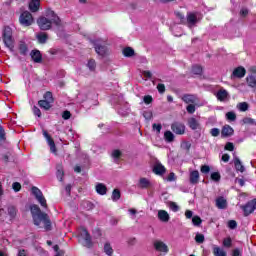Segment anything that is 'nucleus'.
<instances>
[{
    "label": "nucleus",
    "mask_w": 256,
    "mask_h": 256,
    "mask_svg": "<svg viewBox=\"0 0 256 256\" xmlns=\"http://www.w3.org/2000/svg\"><path fill=\"white\" fill-rule=\"evenodd\" d=\"M8 215L10 217V221H13V218L17 215V209L14 206H9Z\"/></svg>",
    "instance_id": "nucleus-34"
},
{
    "label": "nucleus",
    "mask_w": 256,
    "mask_h": 256,
    "mask_svg": "<svg viewBox=\"0 0 256 256\" xmlns=\"http://www.w3.org/2000/svg\"><path fill=\"white\" fill-rule=\"evenodd\" d=\"M233 133H235V130H233V127H231L229 125L223 126L222 131H221L222 137H231V135H233Z\"/></svg>",
    "instance_id": "nucleus-20"
},
{
    "label": "nucleus",
    "mask_w": 256,
    "mask_h": 256,
    "mask_svg": "<svg viewBox=\"0 0 256 256\" xmlns=\"http://www.w3.org/2000/svg\"><path fill=\"white\" fill-rule=\"evenodd\" d=\"M40 5H41V0H31L29 3V10L32 13H37V11H39Z\"/></svg>",
    "instance_id": "nucleus-18"
},
{
    "label": "nucleus",
    "mask_w": 256,
    "mask_h": 256,
    "mask_svg": "<svg viewBox=\"0 0 256 256\" xmlns=\"http://www.w3.org/2000/svg\"><path fill=\"white\" fill-rule=\"evenodd\" d=\"M56 169H57L56 176H57L58 181H63V177L65 175V172L63 171V166L58 165L56 167Z\"/></svg>",
    "instance_id": "nucleus-30"
},
{
    "label": "nucleus",
    "mask_w": 256,
    "mask_h": 256,
    "mask_svg": "<svg viewBox=\"0 0 256 256\" xmlns=\"http://www.w3.org/2000/svg\"><path fill=\"white\" fill-rule=\"evenodd\" d=\"M209 171H211V168L208 165L201 166V173H204L205 175H207Z\"/></svg>",
    "instance_id": "nucleus-55"
},
{
    "label": "nucleus",
    "mask_w": 256,
    "mask_h": 256,
    "mask_svg": "<svg viewBox=\"0 0 256 256\" xmlns=\"http://www.w3.org/2000/svg\"><path fill=\"white\" fill-rule=\"evenodd\" d=\"M62 118L67 120V119H71V112L69 111H64L63 114H62Z\"/></svg>",
    "instance_id": "nucleus-61"
},
{
    "label": "nucleus",
    "mask_w": 256,
    "mask_h": 256,
    "mask_svg": "<svg viewBox=\"0 0 256 256\" xmlns=\"http://www.w3.org/2000/svg\"><path fill=\"white\" fill-rule=\"evenodd\" d=\"M39 107H41V109H45L46 111H48V109H51V102L47 101V100H40L38 102Z\"/></svg>",
    "instance_id": "nucleus-31"
},
{
    "label": "nucleus",
    "mask_w": 256,
    "mask_h": 256,
    "mask_svg": "<svg viewBox=\"0 0 256 256\" xmlns=\"http://www.w3.org/2000/svg\"><path fill=\"white\" fill-rule=\"evenodd\" d=\"M228 227H229V229H237V221H235V220H230V221L228 222Z\"/></svg>",
    "instance_id": "nucleus-53"
},
{
    "label": "nucleus",
    "mask_w": 256,
    "mask_h": 256,
    "mask_svg": "<svg viewBox=\"0 0 256 256\" xmlns=\"http://www.w3.org/2000/svg\"><path fill=\"white\" fill-rule=\"evenodd\" d=\"M245 73H247V70H245L243 66H239L234 69L231 78L243 79V77H245Z\"/></svg>",
    "instance_id": "nucleus-13"
},
{
    "label": "nucleus",
    "mask_w": 256,
    "mask_h": 256,
    "mask_svg": "<svg viewBox=\"0 0 256 256\" xmlns=\"http://www.w3.org/2000/svg\"><path fill=\"white\" fill-rule=\"evenodd\" d=\"M237 109H239L242 112H245L249 109V104H247V102H241L237 105Z\"/></svg>",
    "instance_id": "nucleus-39"
},
{
    "label": "nucleus",
    "mask_w": 256,
    "mask_h": 256,
    "mask_svg": "<svg viewBox=\"0 0 256 256\" xmlns=\"http://www.w3.org/2000/svg\"><path fill=\"white\" fill-rule=\"evenodd\" d=\"M195 241L196 243H204L205 241V236L203 234H196L195 236Z\"/></svg>",
    "instance_id": "nucleus-46"
},
{
    "label": "nucleus",
    "mask_w": 256,
    "mask_h": 256,
    "mask_svg": "<svg viewBox=\"0 0 256 256\" xmlns=\"http://www.w3.org/2000/svg\"><path fill=\"white\" fill-rule=\"evenodd\" d=\"M37 24L42 31H49V29H51V25L59 27V25H61V19H59V16H57L53 10L48 9L46 11V17H40L37 20Z\"/></svg>",
    "instance_id": "nucleus-2"
},
{
    "label": "nucleus",
    "mask_w": 256,
    "mask_h": 256,
    "mask_svg": "<svg viewBox=\"0 0 256 256\" xmlns=\"http://www.w3.org/2000/svg\"><path fill=\"white\" fill-rule=\"evenodd\" d=\"M104 253H106V255L108 256L113 255V247H111V244L109 242H106L104 244Z\"/></svg>",
    "instance_id": "nucleus-33"
},
{
    "label": "nucleus",
    "mask_w": 256,
    "mask_h": 256,
    "mask_svg": "<svg viewBox=\"0 0 256 256\" xmlns=\"http://www.w3.org/2000/svg\"><path fill=\"white\" fill-rule=\"evenodd\" d=\"M164 139L167 143H173V141H175V135L168 130L164 133Z\"/></svg>",
    "instance_id": "nucleus-28"
},
{
    "label": "nucleus",
    "mask_w": 256,
    "mask_h": 256,
    "mask_svg": "<svg viewBox=\"0 0 256 256\" xmlns=\"http://www.w3.org/2000/svg\"><path fill=\"white\" fill-rule=\"evenodd\" d=\"M32 195H34L36 201L43 207V209H47V200L45 196H43V192L35 186L32 187Z\"/></svg>",
    "instance_id": "nucleus-7"
},
{
    "label": "nucleus",
    "mask_w": 256,
    "mask_h": 256,
    "mask_svg": "<svg viewBox=\"0 0 256 256\" xmlns=\"http://www.w3.org/2000/svg\"><path fill=\"white\" fill-rule=\"evenodd\" d=\"M231 245H232V240H231V238H225V239L223 240V246H224V247H231Z\"/></svg>",
    "instance_id": "nucleus-54"
},
{
    "label": "nucleus",
    "mask_w": 256,
    "mask_h": 256,
    "mask_svg": "<svg viewBox=\"0 0 256 256\" xmlns=\"http://www.w3.org/2000/svg\"><path fill=\"white\" fill-rule=\"evenodd\" d=\"M18 51L20 55H27V51H29V49L27 48V44H25L23 40H20L18 43Z\"/></svg>",
    "instance_id": "nucleus-26"
},
{
    "label": "nucleus",
    "mask_w": 256,
    "mask_h": 256,
    "mask_svg": "<svg viewBox=\"0 0 256 256\" xmlns=\"http://www.w3.org/2000/svg\"><path fill=\"white\" fill-rule=\"evenodd\" d=\"M234 167L236 171H239L240 173L245 172V166H243L241 160L238 157L234 158Z\"/></svg>",
    "instance_id": "nucleus-25"
},
{
    "label": "nucleus",
    "mask_w": 256,
    "mask_h": 256,
    "mask_svg": "<svg viewBox=\"0 0 256 256\" xmlns=\"http://www.w3.org/2000/svg\"><path fill=\"white\" fill-rule=\"evenodd\" d=\"M158 219L162 221L163 223H167L170 219L169 213L165 210H159L158 211Z\"/></svg>",
    "instance_id": "nucleus-24"
},
{
    "label": "nucleus",
    "mask_w": 256,
    "mask_h": 256,
    "mask_svg": "<svg viewBox=\"0 0 256 256\" xmlns=\"http://www.w3.org/2000/svg\"><path fill=\"white\" fill-rule=\"evenodd\" d=\"M78 241L83 247H87L90 249V247H93V241L91 240V235L85 228H80L78 230Z\"/></svg>",
    "instance_id": "nucleus-4"
},
{
    "label": "nucleus",
    "mask_w": 256,
    "mask_h": 256,
    "mask_svg": "<svg viewBox=\"0 0 256 256\" xmlns=\"http://www.w3.org/2000/svg\"><path fill=\"white\" fill-rule=\"evenodd\" d=\"M43 136L50 147L51 153H53L54 155H57V147L55 146V141H53V138H51V135H49V133L46 130H43Z\"/></svg>",
    "instance_id": "nucleus-10"
},
{
    "label": "nucleus",
    "mask_w": 256,
    "mask_h": 256,
    "mask_svg": "<svg viewBox=\"0 0 256 256\" xmlns=\"http://www.w3.org/2000/svg\"><path fill=\"white\" fill-rule=\"evenodd\" d=\"M189 181L191 185H197L199 183V171L190 170Z\"/></svg>",
    "instance_id": "nucleus-16"
},
{
    "label": "nucleus",
    "mask_w": 256,
    "mask_h": 256,
    "mask_svg": "<svg viewBox=\"0 0 256 256\" xmlns=\"http://www.w3.org/2000/svg\"><path fill=\"white\" fill-rule=\"evenodd\" d=\"M2 39L5 47H7L10 51H14L15 39H13V30L11 29V27H4Z\"/></svg>",
    "instance_id": "nucleus-3"
},
{
    "label": "nucleus",
    "mask_w": 256,
    "mask_h": 256,
    "mask_svg": "<svg viewBox=\"0 0 256 256\" xmlns=\"http://www.w3.org/2000/svg\"><path fill=\"white\" fill-rule=\"evenodd\" d=\"M153 173H155V175H164L165 166H163L161 163H156L153 167Z\"/></svg>",
    "instance_id": "nucleus-22"
},
{
    "label": "nucleus",
    "mask_w": 256,
    "mask_h": 256,
    "mask_svg": "<svg viewBox=\"0 0 256 256\" xmlns=\"http://www.w3.org/2000/svg\"><path fill=\"white\" fill-rule=\"evenodd\" d=\"M30 211L36 227H39L41 223H43L46 231L51 230V220H49V216L46 213L41 212V208H39L37 204L31 205Z\"/></svg>",
    "instance_id": "nucleus-1"
},
{
    "label": "nucleus",
    "mask_w": 256,
    "mask_h": 256,
    "mask_svg": "<svg viewBox=\"0 0 256 256\" xmlns=\"http://www.w3.org/2000/svg\"><path fill=\"white\" fill-rule=\"evenodd\" d=\"M225 149H226V151H233V149H235V146L233 145V143L228 142V143L225 145Z\"/></svg>",
    "instance_id": "nucleus-60"
},
{
    "label": "nucleus",
    "mask_w": 256,
    "mask_h": 256,
    "mask_svg": "<svg viewBox=\"0 0 256 256\" xmlns=\"http://www.w3.org/2000/svg\"><path fill=\"white\" fill-rule=\"evenodd\" d=\"M87 67L90 71H95V67H97L95 60H89Z\"/></svg>",
    "instance_id": "nucleus-47"
},
{
    "label": "nucleus",
    "mask_w": 256,
    "mask_h": 256,
    "mask_svg": "<svg viewBox=\"0 0 256 256\" xmlns=\"http://www.w3.org/2000/svg\"><path fill=\"white\" fill-rule=\"evenodd\" d=\"M246 81L249 87L255 88L256 87V78L253 75H250L246 78Z\"/></svg>",
    "instance_id": "nucleus-35"
},
{
    "label": "nucleus",
    "mask_w": 256,
    "mask_h": 256,
    "mask_svg": "<svg viewBox=\"0 0 256 256\" xmlns=\"http://www.w3.org/2000/svg\"><path fill=\"white\" fill-rule=\"evenodd\" d=\"M30 57L34 63H41L43 61V56L41 55V51L32 50L30 53Z\"/></svg>",
    "instance_id": "nucleus-17"
},
{
    "label": "nucleus",
    "mask_w": 256,
    "mask_h": 256,
    "mask_svg": "<svg viewBox=\"0 0 256 256\" xmlns=\"http://www.w3.org/2000/svg\"><path fill=\"white\" fill-rule=\"evenodd\" d=\"M242 123H243V125H255V119L245 117L242 119Z\"/></svg>",
    "instance_id": "nucleus-41"
},
{
    "label": "nucleus",
    "mask_w": 256,
    "mask_h": 256,
    "mask_svg": "<svg viewBox=\"0 0 256 256\" xmlns=\"http://www.w3.org/2000/svg\"><path fill=\"white\" fill-rule=\"evenodd\" d=\"M122 53L124 57H133V55H135V50L131 47H126L123 49Z\"/></svg>",
    "instance_id": "nucleus-32"
},
{
    "label": "nucleus",
    "mask_w": 256,
    "mask_h": 256,
    "mask_svg": "<svg viewBox=\"0 0 256 256\" xmlns=\"http://www.w3.org/2000/svg\"><path fill=\"white\" fill-rule=\"evenodd\" d=\"M154 248L156 249V251H160L161 253H169V248L167 247V244L162 241L156 240L154 242Z\"/></svg>",
    "instance_id": "nucleus-14"
},
{
    "label": "nucleus",
    "mask_w": 256,
    "mask_h": 256,
    "mask_svg": "<svg viewBox=\"0 0 256 256\" xmlns=\"http://www.w3.org/2000/svg\"><path fill=\"white\" fill-rule=\"evenodd\" d=\"M139 189H150L153 187V183L147 178H140L138 182Z\"/></svg>",
    "instance_id": "nucleus-15"
},
{
    "label": "nucleus",
    "mask_w": 256,
    "mask_h": 256,
    "mask_svg": "<svg viewBox=\"0 0 256 256\" xmlns=\"http://www.w3.org/2000/svg\"><path fill=\"white\" fill-rule=\"evenodd\" d=\"M112 157H113V159H119V157H121V151H119V150H114V151L112 152Z\"/></svg>",
    "instance_id": "nucleus-58"
},
{
    "label": "nucleus",
    "mask_w": 256,
    "mask_h": 256,
    "mask_svg": "<svg viewBox=\"0 0 256 256\" xmlns=\"http://www.w3.org/2000/svg\"><path fill=\"white\" fill-rule=\"evenodd\" d=\"M188 125L190 129H192L193 131H196V129H199V122L195 118H190L188 120Z\"/></svg>",
    "instance_id": "nucleus-27"
},
{
    "label": "nucleus",
    "mask_w": 256,
    "mask_h": 256,
    "mask_svg": "<svg viewBox=\"0 0 256 256\" xmlns=\"http://www.w3.org/2000/svg\"><path fill=\"white\" fill-rule=\"evenodd\" d=\"M37 40L39 41V43H47V34L46 33H39L37 34Z\"/></svg>",
    "instance_id": "nucleus-37"
},
{
    "label": "nucleus",
    "mask_w": 256,
    "mask_h": 256,
    "mask_svg": "<svg viewBox=\"0 0 256 256\" xmlns=\"http://www.w3.org/2000/svg\"><path fill=\"white\" fill-rule=\"evenodd\" d=\"M128 213L131 219H135L137 215V210L135 208H131L128 210Z\"/></svg>",
    "instance_id": "nucleus-52"
},
{
    "label": "nucleus",
    "mask_w": 256,
    "mask_h": 256,
    "mask_svg": "<svg viewBox=\"0 0 256 256\" xmlns=\"http://www.w3.org/2000/svg\"><path fill=\"white\" fill-rule=\"evenodd\" d=\"M169 207L174 213H177V211H179V206L175 202H170Z\"/></svg>",
    "instance_id": "nucleus-50"
},
{
    "label": "nucleus",
    "mask_w": 256,
    "mask_h": 256,
    "mask_svg": "<svg viewBox=\"0 0 256 256\" xmlns=\"http://www.w3.org/2000/svg\"><path fill=\"white\" fill-rule=\"evenodd\" d=\"M175 15L177 19H179L180 23H186L187 19L185 18V15H183L181 12H175Z\"/></svg>",
    "instance_id": "nucleus-43"
},
{
    "label": "nucleus",
    "mask_w": 256,
    "mask_h": 256,
    "mask_svg": "<svg viewBox=\"0 0 256 256\" xmlns=\"http://www.w3.org/2000/svg\"><path fill=\"white\" fill-rule=\"evenodd\" d=\"M226 119L227 121H237V114H235L233 111L227 112Z\"/></svg>",
    "instance_id": "nucleus-38"
},
{
    "label": "nucleus",
    "mask_w": 256,
    "mask_h": 256,
    "mask_svg": "<svg viewBox=\"0 0 256 256\" xmlns=\"http://www.w3.org/2000/svg\"><path fill=\"white\" fill-rule=\"evenodd\" d=\"M192 223L195 227H199V225H201V223H203V220H201V217H199V216H194L192 218Z\"/></svg>",
    "instance_id": "nucleus-42"
},
{
    "label": "nucleus",
    "mask_w": 256,
    "mask_h": 256,
    "mask_svg": "<svg viewBox=\"0 0 256 256\" xmlns=\"http://www.w3.org/2000/svg\"><path fill=\"white\" fill-rule=\"evenodd\" d=\"M157 89L159 93H165V84H158Z\"/></svg>",
    "instance_id": "nucleus-63"
},
{
    "label": "nucleus",
    "mask_w": 256,
    "mask_h": 256,
    "mask_svg": "<svg viewBox=\"0 0 256 256\" xmlns=\"http://www.w3.org/2000/svg\"><path fill=\"white\" fill-rule=\"evenodd\" d=\"M143 117L149 121V119L153 117V113H151V111H144Z\"/></svg>",
    "instance_id": "nucleus-57"
},
{
    "label": "nucleus",
    "mask_w": 256,
    "mask_h": 256,
    "mask_svg": "<svg viewBox=\"0 0 256 256\" xmlns=\"http://www.w3.org/2000/svg\"><path fill=\"white\" fill-rule=\"evenodd\" d=\"M233 256H241V250L239 248H235L232 252Z\"/></svg>",
    "instance_id": "nucleus-64"
},
{
    "label": "nucleus",
    "mask_w": 256,
    "mask_h": 256,
    "mask_svg": "<svg viewBox=\"0 0 256 256\" xmlns=\"http://www.w3.org/2000/svg\"><path fill=\"white\" fill-rule=\"evenodd\" d=\"M44 101H49L50 103H53V93L46 92L44 94Z\"/></svg>",
    "instance_id": "nucleus-45"
},
{
    "label": "nucleus",
    "mask_w": 256,
    "mask_h": 256,
    "mask_svg": "<svg viewBox=\"0 0 256 256\" xmlns=\"http://www.w3.org/2000/svg\"><path fill=\"white\" fill-rule=\"evenodd\" d=\"M12 189L15 191V193H19V191H21V183L14 182L12 184Z\"/></svg>",
    "instance_id": "nucleus-51"
},
{
    "label": "nucleus",
    "mask_w": 256,
    "mask_h": 256,
    "mask_svg": "<svg viewBox=\"0 0 256 256\" xmlns=\"http://www.w3.org/2000/svg\"><path fill=\"white\" fill-rule=\"evenodd\" d=\"M121 199V191L119 189H114L112 192V201L116 202Z\"/></svg>",
    "instance_id": "nucleus-36"
},
{
    "label": "nucleus",
    "mask_w": 256,
    "mask_h": 256,
    "mask_svg": "<svg viewBox=\"0 0 256 256\" xmlns=\"http://www.w3.org/2000/svg\"><path fill=\"white\" fill-rule=\"evenodd\" d=\"M95 191L98 195H107V186L103 183H97L95 186Z\"/></svg>",
    "instance_id": "nucleus-19"
},
{
    "label": "nucleus",
    "mask_w": 256,
    "mask_h": 256,
    "mask_svg": "<svg viewBox=\"0 0 256 256\" xmlns=\"http://www.w3.org/2000/svg\"><path fill=\"white\" fill-rule=\"evenodd\" d=\"M195 107H197V105L195 104H189L186 107L187 113H190V115H193V113H195Z\"/></svg>",
    "instance_id": "nucleus-48"
},
{
    "label": "nucleus",
    "mask_w": 256,
    "mask_h": 256,
    "mask_svg": "<svg viewBox=\"0 0 256 256\" xmlns=\"http://www.w3.org/2000/svg\"><path fill=\"white\" fill-rule=\"evenodd\" d=\"M32 111H33V113H34V115H35L36 117H41V110H40L39 108H37V106H34V107L32 108Z\"/></svg>",
    "instance_id": "nucleus-56"
},
{
    "label": "nucleus",
    "mask_w": 256,
    "mask_h": 256,
    "mask_svg": "<svg viewBox=\"0 0 256 256\" xmlns=\"http://www.w3.org/2000/svg\"><path fill=\"white\" fill-rule=\"evenodd\" d=\"M213 253L214 256H227V252H225V250H223V248H220L219 246L213 247Z\"/></svg>",
    "instance_id": "nucleus-29"
},
{
    "label": "nucleus",
    "mask_w": 256,
    "mask_h": 256,
    "mask_svg": "<svg viewBox=\"0 0 256 256\" xmlns=\"http://www.w3.org/2000/svg\"><path fill=\"white\" fill-rule=\"evenodd\" d=\"M202 16L201 13L199 12H189L187 14V18H186V22L188 27H195V25H197V23H199V21H201Z\"/></svg>",
    "instance_id": "nucleus-6"
},
{
    "label": "nucleus",
    "mask_w": 256,
    "mask_h": 256,
    "mask_svg": "<svg viewBox=\"0 0 256 256\" xmlns=\"http://www.w3.org/2000/svg\"><path fill=\"white\" fill-rule=\"evenodd\" d=\"M216 97L218 101H227V99H229V92H227V90H219Z\"/></svg>",
    "instance_id": "nucleus-23"
},
{
    "label": "nucleus",
    "mask_w": 256,
    "mask_h": 256,
    "mask_svg": "<svg viewBox=\"0 0 256 256\" xmlns=\"http://www.w3.org/2000/svg\"><path fill=\"white\" fill-rule=\"evenodd\" d=\"M241 209L243 210L245 217H248V215H251L256 209V199L250 200L244 206H241Z\"/></svg>",
    "instance_id": "nucleus-9"
},
{
    "label": "nucleus",
    "mask_w": 256,
    "mask_h": 256,
    "mask_svg": "<svg viewBox=\"0 0 256 256\" xmlns=\"http://www.w3.org/2000/svg\"><path fill=\"white\" fill-rule=\"evenodd\" d=\"M171 130L173 133H176V135H184L185 134V126L181 122H174L171 125Z\"/></svg>",
    "instance_id": "nucleus-11"
},
{
    "label": "nucleus",
    "mask_w": 256,
    "mask_h": 256,
    "mask_svg": "<svg viewBox=\"0 0 256 256\" xmlns=\"http://www.w3.org/2000/svg\"><path fill=\"white\" fill-rule=\"evenodd\" d=\"M182 101H184V103H187L188 105L192 103L196 105V107H203L207 105V101L205 100L199 102V98L195 94H184L182 96Z\"/></svg>",
    "instance_id": "nucleus-5"
},
{
    "label": "nucleus",
    "mask_w": 256,
    "mask_h": 256,
    "mask_svg": "<svg viewBox=\"0 0 256 256\" xmlns=\"http://www.w3.org/2000/svg\"><path fill=\"white\" fill-rule=\"evenodd\" d=\"M19 22L23 27H30L34 22L33 15L29 11H25L20 15Z\"/></svg>",
    "instance_id": "nucleus-8"
},
{
    "label": "nucleus",
    "mask_w": 256,
    "mask_h": 256,
    "mask_svg": "<svg viewBox=\"0 0 256 256\" xmlns=\"http://www.w3.org/2000/svg\"><path fill=\"white\" fill-rule=\"evenodd\" d=\"M192 73L194 75H201V73H203V68H201V66H199V65H194L192 67Z\"/></svg>",
    "instance_id": "nucleus-40"
},
{
    "label": "nucleus",
    "mask_w": 256,
    "mask_h": 256,
    "mask_svg": "<svg viewBox=\"0 0 256 256\" xmlns=\"http://www.w3.org/2000/svg\"><path fill=\"white\" fill-rule=\"evenodd\" d=\"M152 127L154 131H157V133H161V129L163 128L161 124H153Z\"/></svg>",
    "instance_id": "nucleus-59"
},
{
    "label": "nucleus",
    "mask_w": 256,
    "mask_h": 256,
    "mask_svg": "<svg viewBox=\"0 0 256 256\" xmlns=\"http://www.w3.org/2000/svg\"><path fill=\"white\" fill-rule=\"evenodd\" d=\"M152 101H153V97L149 95L144 96V103H146V105H149Z\"/></svg>",
    "instance_id": "nucleus-62"
},
{
    "label": "nucleus",
    "mask_w": 256,
    "mask_h": 256,
    "mask_svg": "<svg viewBox=\"0 0 256 256\" xmlns=\"http://www.w3.org/2000/svg\"><path fill=\"white\" fill-rule=\"evenodd\" d=\"M211 179L212 181H216V182L221 181V174L219 172H213L211 174Z\"/></svg>",
    "instance_id": "nucleus-44"
},
{
    "label": "nucleus",
    "mask_w": 256,
    "mask_h": 256,
    "mask_svg": "<svg viewBox=\"0 0 256 256\" xmlns=\"http://www.w3.org/2000/svg\"><path fill=\"white\" fill-rule=\"evenodd\" d=\"M94 49L97 55H100L101 57H105V55H107V51H108L107 46L102 45L99 42L94 43Z\"/></svg>",
    "instance_id": "nucleus-12"
},
{
    "label": "nucleus",
    "mask_w": 256,
    "mask_h": 256,
    "mask_svg": "<svg viewBox=\"0 0 256 256\" xmlns=\"http://www.w3.org/2000/svg\"><path fill=\"white\" fill-rule=\"evenodd\" d=\"M216 207L217 209H225L227 207V199L223 196L216 198Z\"/></svg>",
    "instance_id": "nucleus-21"
},
{
    "label": "nucleus",
    "mask_w": 256,
    "mask_h": 256,
    "mask_svg": "<svg viewBox=\"0 0 256 256\" xmlns=\"http://www.w3.org/2000/svg\"><path fill=\"white\" fill-rule=\"evenodd\" d=\"M221 133V130H219V128H212L210 130V135H212V137H219Z\"/></svg>",
    "instance_id": "nucleus-49"
}]
</instances>
